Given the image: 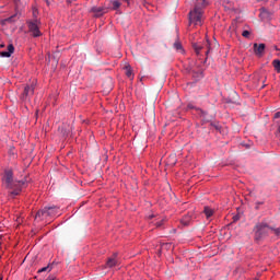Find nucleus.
<instances>
[{"mask_svg":"<svg viewBox=\"0 0 280 280\" xmlns=\"http://www.w3.org/2000/svg\"><path fill=\"white\" fill-rule=\"evenodd\" d=\"M8 51H9L11 55H13V54H14V45L10 44V45L8 46Z\"/></svg>","mask_w":280,"mask_h":280,"instance_id":"5701e85b","label":"nucleus"},{"mask_svg":"<svg viewBox=\"0 0 280 280\" xmlns=\"http://www.w3.org/2000/svg\"><path fill=\"white\" fill-rule=\"evenodd\" d=\"M0 47H3V45H0Z\"/></svg>","mask_w":280,"mask_h":280,"instance_id":"ea45409f","label":"nucleus"},{"mask_svg":"<svg viewBox=\"0 0 280 280\" xmlns=\"http://www.w3.org/2000/svg\"><path fill=\"white\" fill-rule=\"evenodd\" d=\"M272 67H273L275 71H277V73H280V60L279 59H275L272 61Z\"/></svg>","mask_w":280,"mask_h":280,"instance_id":"f3484780","label":"nucleus"},{"mask_svg":"<svg viewBox=\"0 0 280 280\" xmlns=\"http://www.w3.org/2000/svg\"><path fill=\"white\" fill-rule=\"evenodd\" d=\"M58 213H60V208L50 206L37 211L36 218H56Z\"/></svg>","mask_w":280,"mask_h":280,"instance_id":"39448f33","label":"nucleus"},{"mask_svg":"<svg viewBox=\"0 0 280 280\" xmlns=\"http://www.w3.org/2000/svg\"><path fill=\"white\" fill-rule=\"evenodd\" d=\"M191 220V217H186L184 219H182V224H184L185 226H187V224H189V221Z\"/></svg>","mask_w":280,"mask_h":280,"instance_id":"aec40b11","label":"nucleus"},{"mask_svg":"<svg viewBox=\"0 0 280 280\" xmlns=\"http://www.w3.org/2000/svg\"><path fill=\"white\" fill-rule=\"evenodd\" d=\"M255 240L259 242V240H264L267 237L268 233H270V226L267 223H257L254 228Z\"/></svg>","mask_w":280,"mask_h":280,"instance_id":"7ed1b4c3","label":"nucleus"},{"mask_svg":"<svg viewBox=\"0 0 280 280\" xmlns=\"http://www.w3.org/2000/svg\"><path fill=\"white\" fill-rule=\"evenodd\" d=\"M273 117H275V119H279V117H280V112H277Z\"/></svg>","mask_w":280,"mask_h":280,"instance_id":"c85d7f7f","label":"nucleus"},{"mask_svg":"<svg viewBox=\"0 0 280 280\" xmlns=\"http://www.w3.org/2000/svg\"><path fill=\"white\" fill-rule=\"evenodd\" d=\"M192 48L195 49V54L197 56L205 54V56H207V58H208L209 54H211V42H209V39H207L203 44L195 43V44H192Z\"/></svg>","mask_w":280,"mask_h":280,"instance_id":"20e7f679","label":"nucleus"},{"mask_svg":"<svg viewBox=\"0 0 280 280\" xmlns=\"http://www.w3.org/2000/svg\"><path fill=\"white\" fill-rule=\"evenodd\" d=\"M33 16H34V21L35 19H38V9H33Z\"/></svg>","mask_w":280,"mask_h":280,"instance_id":"393cba45","label":"nucleus"},{"mask_svg":"<svg viewBox=\"0 0 280 280\" xmlns=\"http://www.w3.org/2000/svg\"><path fill=\"white\" fill-rule=\"evenodd\" d=\"M261 205H264V201H256V202H255V209H256V211H259V207H261Z\"/></svg>","mask_w":280,"mask_h":280,"instance_id":"4be33fe9","label":"nucleus"},{"mask_svg":"<svg viewBox=\"0 0 280 280\" xmlns=\"http://www.w3.org/2000/svg\"><path fill=\"white\" fill-rule=\"evenodd\" d=\"M209 2L207 0H199L194 10L189 12L190 25H202V8H207Z\"/></svg>","mask_w":280,"mask_h":280,"instance_id":"f03ea898","label":"nucleus"},{"mask_svg":"<svg viewBox=\"0 0 280 280\" xmlns=\"http://www.w3.org/2000/svg\"><path fill=\"white\" fill-rule=\"evenodd\" d=\"M34 95V84L25 85L23 93L21 94L22 102H30Z\"/></svg>","mask_w":280,"mask_h":280,"instance_id":"0eeeda50","label":"nucleus"},{"mask_svg":"<svg viewBox=\"0 0 280 280\" xmlns=\"http://www.w3.org/2000/svg\"><path fill=\"white\" fill-rule=\"evenodd\" d=\"M115 266H119V259H117V254H114L112 257H109L105 265L106 268H115Z\"/></svg>","mask_w":280,"mask_h":280,"instance_id":"9d476101","label":"nucleus"},{"mask_svg":"<svg viewBox=\"0 0 280 280\" xmlns=\"http://www.w3.org/2000/svg\"><path fill=\"white\" fill-rule=\"evenodd\" d=\"M5 23H8V21H5V19L1 21V25H5Z\"/></svg>","mask_w":280,"mask_h":280,"instance_id":"7c9ffc66","label":"nucleus"},{"mask_svg":"<svg viewBox=\"0 0 280 280\" xmlns=\"http://www.w3.org/2000/svg\"><path fill=\"white\" fill-rule=\"evenodd\" d=\"M14 173L12 170H5L3 176V184L7 189H12L10 191V196H19L21 194L23 187H27V179L14 180Z\"/></svg>","mask_w":280,"mask_h":280,"instance_id":"f257e3e1","label":"nucleus"},{"mask_svg":"<svg viewBox=\"0 0 280 280\" xmlns=\"http://www.w3.org/2000/svg\"><path fill=\"white\" fill-rule=\"evenodd\" d=\"M260 16H261V19H270V16H272V14L266 8H261Z\"/></svg>","mask_w":280,"mask_h":280,"instance_id":"4468645a","label":"nucleus"},{"mask_svg":"<svg viewBox=\"0 0 280 280\" xmlns=\"http://www.w3.org/2000/svg\"><path fill=\"white\" fill-rule=\"evenodd\" d=\"M278 132H279V135H280V126L278 127Z\"/></svg>","mask_w":280,"mask_h":280,"instance_id":"4c0bfd02","label":"nucleus"},{"mask_svg":"<svg viewBox=\"0 0 280 280\" xmlns=\"http://www.w3.org/2000/svg\"><path fill=\"white\" fill-rule=\"evenodd\" d=\"M109 10H114L115 12H119V8H121V2L119 0H109Z\"/></svg>","mask_w":280,"mask_h":280,"instance_id":"f8f14e48","label":"nucleus"},{"mask_svg":"<svg viewBox=\"0 0 280 280\" xmlns=\"http://www.w3.org/2000/svg\"><path fill=\"white\" fill-rule=\"evenodd\" d=\"M249 196L255 197V192H254V191H250V192H249Z\"/></svg>","mask_w":280,"mask_h":280,"instance_id":"72a5a7b5","label":"nucleus"},{"mask_svg":"<svg viewBox=\"0 0 280 280\" xmlns=\"http://www.w3.org/2000/svg\"><path fill=\"white\" fill-rule=\"evenodd\" d=\"M0 280H3V279H0Z\"/></svg>","mask_w":280,"mask_h":280,"instance_id":"a19ab883","label":"nucleus"},{"mask_svg":"<svg viewBox=\"0 0 280 280\" xmlns=\"http://www.w3.org/2000/svg\"><path fill=\"white\" fill-rule=\"evenodd\" d=\"M122 1H125V3H128V4L130 3V0H122Z\"/></svg>","mask_w":280,"mask_h":280,"instance_id":"e433bc0d","label":"nucleus"},{"mask_svg":"<svg viewBox=\"0 0 280 280\" xmlns=\"http://www.w3.org/2000/svg\"><path fill=\"white\" fill-rule=\"evenodd\" d=\"M125 74L129 80H132L135 78V74L132 73V67L130 65L125 66Z\"/></svg>","mask_w":280,"mask_h":280,"instance_id":"ddd939ff","label":"nucleus"},{"mask_svg":"<svg viewBox=\"0 0 280 280\" xmlns=\"http://www.w3.org/2000/svg\"><path fill=\"white\" fill-rule=\"evenodd\" d=\"M46 280H56V276H49Z\"/></svg>","mask_w":280,"mask_h":280,"instance_id":"c756f323","label":"nucleus"},{"mask_svg":"<svg viewBox=\"0 0 280 280\" xmlns=\"http://www.w3.org/2000/svg\"><path fill=\"white\" fill-rule=\"evenodd\" d=\"M189 73H192V78H196V80L203 78L202 68H200V66L190 67Z\"/></svg>","mask_w":280,"mask_h":280,"instance_id":"6e6552de","label":"nucleus"},{"mask_svg":"<svg viewBox=\"0 0 280 280\" xmlns=\"http://www.w3.org/2000/svg\"><path fill=\"white\" fill-rule=\"evenodd\" d=\"M0 56L2 57V58H10V56H12L9 51H1L0 52Z\"/></svg>","mask_w":280,"mask_h":280,"instance_id":"412c9836","label":"nucleus"},{"mask_svg":"<svg viewBox=\"0 0 280 280\" xmlns=\"http://www.w3.org/2000/svg\"><path fill=\"white\" fill-rule=\"evenodd\" d=\"M197 110H199V113H202V109H197Z\"/></svg>","mask_w":280,"mask_h":280,"instance_id":"58836bf2","label":"nucleus"},{"mask_svg":"<svg viewBox=\"0 0 280 280\" xmlns=\"http://www.w3.org/2000/svg\"><path fill=\"white\" fill-rule=\"evenodd\" d=\"M269 231L276 235V237L280 238V229L279 228H269Z\"/></svg>","mask_w":280,"mask_h":280,"instance_id":"6ab92c4d","label":"nucleus"},{"mask_svg":"<svg viewBox=\"0 0 280 280\" xmlns=\"http://www.w3.org/2000/svg\"><path fill=\"white\" fill-rule=\"evenodd\" d=\"M203 213L206 215V218H211L213 215V209H211L210 207H205L203 208Z\"/></svg>","mask_w":280,"mask_h":280,"instance_id":"dca6fc26","label":"nucleus"},{"mask_svg":"<svg viewBox=\"0 0 280 280\" xmlns=\"http://www.w3.org/2000/svg\"><path fill=\"white\" fill-rule=\"evenodd\" d=\"M154 218V214L149 215V220H152Z\"/></svg>","mask_w":280,"mask_h":280,"instance_id":"c9c22d12","label":"nucleus"},{"mask_svg":"<svg viewBox=\"0 0 280 280\" xmlns=\"http://www.w3.org/2000/svg\"><path fill=\"white\" fill-rule=\"evenodd\" d=\"M173 47L174 49H176V51H179L180 54H183V44H180V42H175Z\"/></svg>","mask_w":280,"mask_h":280,"instance_id":"a211bd4d","label":"nucleus"},{"mask_svg":"<svg viewBox=\"0 0 280 280\" xmlns=\"http://www.w3.org/2000/svg\"><path fill=\"white\" fill-rule=\"evenodd\" d=\"M27 25H28V32H31L34 38H38V36H43V33H40V28H39L40 21H38V19L28 21Z\"/></svg>","mask_w":280,"mask_h":280,"instance_id":"423d86ee","label":"nucleus"},{"mask_svg":"<svg viewBox=\"0 0 280 280\" xmlns=\"http://www.w3.org/2000/svg\"><path fill=\"white\" fill-rule=\"evenodd\" d=\"M254 54L261 58L266 54V44H254Z\"/></svg>","mask_w":280,"mask_h":280,"instance_id":"1a4fd4ad","label":"nucleus"},{"mask_svg":"<svg viewBox=\"0 0 280 280\" xmlns=\"http://www.w3.org/2000/svg\"><path fill=\"white\" fill-rule=\"evenodd\" d=\"M163 222H165V219H162L160 222H156V223H155V226H156L158 229H161V225L163 224Z\"/></svg>","mask_w":280,"mask_h":280,"instance_id":"cd10ccee","label":"nucleus"},{"mask_svg":"<svg viewBox=\"0 0 280 280\" xmlns=\"http://www.w3.org/2000/svg\"><path fill=\"white\" fill-rule=\"evenodd\" d=\"M188 108L192 109V108H194V105L189 104V105H188Z\"/></svg>","mask_w":280,"mask_h":280,"instance_id":"f704fd0d","label":"nucleus"},{"mask_svg":"<svg viewBox=\"0 0 280 280\" xmlns=\"http://www.w3.org/2000/svg\"><path fill=\"white\" fill-rule=\"evenodd\" d=\"M161 248H162V249H163V248H166V249L172 248V244H170V243H164V244L161 245Z\"/></svg>","mask_w":280,"mask_h":280,"instance_id":"b1692460","label":"nucleus"},{"mask_svg":"<svg viewBox=\"0 0 280 280\" xmlns=\"http://www.w3.org/2000/svg\"><path fill=\"white\" fill-rule=\"evenodd\" d=\"M14 16H16V15H12L10 18H7L5 19L7 23H14Z\"/></svg>","mask_w":280,"mask_h":280,"instance_id":"a878e982","label":"nucleus"},{"mask_svg":"<svg viewBox=\"0 0 280 280\" xmlns=\"http://www.w3.org/2000/svg\"><path fill=\"white\" fill-rule=\"evenodd\" d=\"M91 12H93L94 16L100 18L106 14V9L104 7H93Z\"/></svg>","mask_w":280,"mask_h":280,"instance_id":"9b49d317","label":"nucleus"},{"mask_svg":"<svg viewBox=\"0 0 280 280\" xmlns=\"http://www.w3.org/2000/svg\"><path fill=\"white\" fill-rule=\"evenodd\" d=\"M44 1H46L47 5H50L51 3V0H44Z\"/></svg>","mask_w":280,"mask_h":280,"instance_id":"2f4dec72","label":"nucleus"},{"mask_svg":"<svg viewBox=\"0 0 280 280\" xmlns=\"http://www.w3.org/2000/svg\"><path fill=\"white\" fill-rule=\"evenodd\" d=\"M242 36H244V38H248V36H250V32L244 31V32L242 33Z\"/></svg>","mask_w":280,"mask_h":280,"instance_id":"bb28decb","label":"nucleus"},{"mask_svg":"<svg viewBox=\"0 0 280 280\" xmlns=\"http://www.w3.org/2000/svg\"><path fill=\"white\" fill-rule=\"evenodd\" d=\"M54 270V265L49 264L46 267L39 269L37 272L40 275V272H51Z\"/></svg>","mask_w":280,"mask_h":280,"instance_id":"2eb2a0df","label":"nucleus"},{"mask_svg":"<svg viewBox=\"0 0 280 280\" xmlns=\"http://www.w3.org/2000/svg\"><path fill=\"white\" fill-rule=\"evenodd\" d=\"M215 130H220V126L214 125Z\"/></svg>","mask_w":280,"mask_h":280,"instance_id":"473e14b6","label":"nucleus"}]
</instances>
